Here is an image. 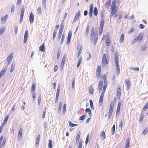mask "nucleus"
Masks as SVG:
<instances>
[{"label":"nucleus","mask_w":148,"mask_h":148,"mask_svg":"<svg viewBox=\"0 0 148 148\" xmlns=\"http://www.w3.org/2000/svg\"><path fill=\"white\" fill-rule=\"evenodd\" d=\"M100 136L101 137L103 138V140L106 138V134L105 132L104 131L102 132L100 134Z\"/></svg>","instance_id":"obj_18"},{"label":"nucleus","mask_w":148,"mask_h":148,"mask_svg":"<svg viewBox=\"0 0 148 148\" xmlns=\"http://www.w3.org/2000/svg\"><path fill=\"white\" fill-rule=\"evenodd\" d=\"M134 30V28H132L128 32V34H130L132 33Z\"/></svg>","instance_id":"obj_64"},{"label":"nucleus","mask_w":148,"mask_h":148,"mask_svg":"<svg viewBox=\"0 0 148 148\" xmlns=\"http://www.w3.org/2000/svg\"><path fill=\"white\" fill-rule=\"evenodd\" d=\"M48 148H52V141L50 139L49 140Z\"/></svg>","instance_id":"obj_31"},{"label":"nucleus","mask_w":148,"mask_h":148,"mask_svg":"<svg viewBox=\"0 0 148 148\" xmlns=\"http://www.w3.org/2000/svg\"><path fill=\"white\" fill-rule=\"evenodd\" d=\"M93 9V5L92 3H91L90 5L89 12V16L90 17H91L92 15Z\"/></svg>","instance_id":"obj_4"},{"label":"nucleus","mask_w":148,"mask_h":148,"mask_svg":"<svg viewBox=\"0 0 148 148\" xmlns=\"http://www.w3.org/2000/svg\"><path fill=\"white\" fill-rule=\"evenodd\" d=\"M93 13L94 15L95 16L97 15L98 14V10L96 7H95L94 9Z\"/></svg>","instance_id":"obj_29"},{"label":"nucleus","mask_w":148,"mask_h":148,"mask_svg":"<svg viewBox=\"0 0 148 148\" xmlns=\"http://www.w3.org/2000/svg\"><path fill=\"white\" fill-rule=\"evenodd\" d=\"M115 129V125H114L111 129V132L112 135H113L114 134V132Z\"/></svg>","instance_id":"obj_32"},{"label":"nucleus","mask_w":148,"mask_h":148,"mask_svg":"<svg viewBox=\"0 0 148 148\" xmlns=\"http://www.w3.org/2000/svg\"><path fill=\"white\" fill-rule=\"evenodd\" d=\"M94 89L93 88V86H90V88L89 89V93L91 95H92L94 92Z\"/></svg>","instance_id":"obj_21"},{"label":"nucleus","mask_w":148,"mask_h":148,"mask_svg":"<svg viewBox=\"0 0 148 148\" xmlns=\"http://www.w3.org/2000/svg\"><path fill=\"white\" fill-rule=\"evenodd\" d=\"M46 0H43L42 2V5L43 6V7L45 8V9L46 8Z\"/></svg>","instance_id":"obj_46"},{"label":"nucleus","mask_w":148,"mask_h":148,"mask_svg":"<svg viewBox=\"0 0 148 148\" xmlns=\"http://www.w3.org/2000/svg\"><path fill=\"white\" fill-rule=\"evenodd\" d=\"M82 141H80L78 146V148H82Z\"/></svg>","instance_id":"obj_63"},{"label":"nucleus","mask_w":148,"mask_h":148,"mask_svg":"<svg viewBox=\"0 0 148 148\" xmlns=\"http://www.w3.org/2000/svg\"><path fill=\"white\" fill-rule=\"evenodd\" d=\"M98 35L97 34H95V35H94V36H93V42L94 45H95L97 43L98 39Z\"/></svg>","instance_id":"obj_15"},{"label":"nucleus","mask_w":148,"mask_h":148,"mask_svg":"<svg viewBox=\"0 0 148 148\" xmlns=\"http://www.w3.org/2000/svg\"><path fill=\"white\" fill-rule=\"evenodd\" d=\"M148 132V130L146 128H145L143 131L142 132V134L144 135H145Z\"/></svg>","instance_id":"obj_49"},{"label":"nucleus","mask_w":148,"mask_h":148,"mask_svg":"<svg viewBox=\"0 0 148 148\" xmlns=\"http://www.w3.org/2000/svg\"><path fill=\"white\" fill-rule=\"evenodd\" d=\"M96 75L95 76V77L96 78H97V79H98L99 78V77L101 73L96 72Z\"/></svg>","instance_id":"obj_58"},{"label":"nucleus","mask_w":148,"mask_h":148,"mask_svg":"<svg viewBox=\"0 0 148 148\" xmlns=\"http://www.w3.org/2000/svg\"><path fill=\"white\" fill-rule=\"evenodd\" d=\"M108 60H107L105 54H103L102 59V63L105 66L108 64Z\"/></svg>","instance_id":"obj_2"},{"label":"nucleus","mask_w":148,"mask_h":148,"mask_svg":"<svg viewBox=\"0 0 148 148\" xmlns=\"http://www.w3.org/2000/svg\"><path fill=\"white\" fill-rule=\"evenodd\" d=\"M82 57H81L80 58H79L78 62V63L77 64V67H78L81 62L82 60Z\"/></svg>","instance_id":"obj_41"},{"label":"nucleus","mask_w":148,"mask_h":148,"mask_svg":"<svg viewBox=\"0 0 148 148\" xmlns=\"http://www.w3.org/2000/svg\"><path fill=\"white\" fill-rule=\"evenodd\" d=\"M148 108V103H146L143 108L144 111H145Z\"/></svg>","instance_id":"obj_47"},{"label":"nucleus","mask_w":148,"mask_h":148,"mask_svg":"<svg viewBox=\"0 0 148 148\" xmlns=\"http://www.w3.org/2000/svg\"><path fill=\"white\" fill-rule=\"evenodd\" d=\"M28 31L27 30H26L25 32L23 40V42L24 43H25L27 40L28 34Z\"/></svg>","instance_id":"obj_3"},{"label":"nucleus","mask_w":148,"mask_h":148,"mask_svg":"<svg viewBox=\"0 0 148 148\" xmlns=\"http://www.w3.org/2000/svg\"><path fill=\"white\" fill-rule=\"evenodd\" d=\"M66 105L65 103H64L63 105V114H64L66 112Z\"/></svg>","instance_id":"obj_39"},{"label":"nucleus","mask_w":148,"mask_h":148,"mask_svg":"<svg viewBox=\"0 0 148 148\" xmlns=\"http://www.w3.org/2000/svg\"><path fill=\"white\" fill-rule=\"evenodd\" d=\"M8 116H7L5 118V119H4V120L3 121V125L4 124H5L6 123L8 120Z\"/></svg>","instance_id":"obj_37"},{"label":"nucleus","mask_w":148,"mask_h":148,"mask_svg":"<svg viewBox=\"0 0 148 148\" xmlns=\"http://www.w3.org/2000/svg\"><path fill=\"white\" fill-rule=\"evenodd\" d=\"M107 82L106 83L105 80V81L103 87V91L105 92V90H106V87H107Z\"/></svg>","instance_id":"obj_34"},{"label":"nucleus","mask_w":148,"mask_h":148,"mask_svg":"<svg viewBox=\"0 0 148 148\" xmlns=\"http://www.w3.org/2000/svg\"><path fill=\"white\" fill-rule=\"evenodd\" d=\"M32 90L34 91L36 88V86H35L34 84H33L32 86Z\"/></svg>","instance_id":"obj_61"},{"label":"nucleus","mask_w":148,"mask_h":148,"mask_svg":"<svg viewBox=\"0 0 148 148\" xmlns=\"http://www.w3.org/2000/svg\"><path fill=\"white\" fill-rule=\"evenodd\" d=\"M130 145V141L129 138L126 140V143L125 144V148H129Z\"/></svg>","instance_id":"obj_27"},{"label":"nucleus","mask_w":148,"mask_h":148,"mask_svg":"<svg viewBox=\"0 0 148 148\" xmlns=\"http://www.w3.org/2000/svg\"><path fill=\"white\" fill-rule=\"evenodd\" d=\"M119 57L117 53H115V64H118Z\"/></svg>","instance_id":"obj_17"},{"label":"nucleus","mask_w":148,"mask_h":148,"mask_svg":"<svg viewBox=\"0 0 148 148\" xmlns=\"http://www.w3.org/2000/svg\"><path fill=\"white\" fill-rule=\"evenodd\" d=\"M94 31H91V35H90V38L92 39L93 38V36L95 35Z\"/></svg>","instance_id":"obj_50"},{"label":"nucleus","mask_w":148,"mask_h":148,"mask_svg":"<svg viewBox=\"0 0 148 148\" xmlns=\"http://www.w3.org/2000/svg\"><path fill=\"white\" fill-rule=\"evenodd\" d=\"M8 17V15L7 14H6L1 19V21H3L4 23L5 21L7 19V18Z\"/></svg>","instance_id":"obj_26"},{"label":"nucleus","mask_w":148,"mask_h":148,"mask_svg":"<svg viewBox=\"0 0 148 148\" xmlns=\"http://www.w3.org/2000/svg\"><path fill=\"white\" fill-rule=\"evenodd\" d=\"M29 21L30 23H32L34 21V16L32 12H31L29 17Z\"/></svg>","instance_id":"obj_5"},{"label":"nucleus","mask_w":148,"mask_h":148,"mask_svg":"<svg viewBox=\"0 0 148 148\" xmlns=\"http://www.w3.org/2000/svg\"><path fill=\"white\" fill-rule=\"evenodd\" d=\"M103 81L101 80L99 81L98 84V89L100 92H101L102 90L103 85Z\"/></svg>","instance_id":"obj_6"},{"label":"nucleus","mask_w":148,"mask_h":148,"mask_svg":"<svg viewBox=\"0 0 148 148\" xmlns=\"http://www.w3.org/2000/svg\"><path fill=\"white\" fill-rule=\"evenodd\" d=\"M103 101V99L100 98L99 101V105H101Z\"/></svg>","instance_id":"obj_62"},{"label":"nucleus","mask_w":148,"mask_h":148,"mask_svg":"<svg viewBox=\"0 0 148 148\" xmlns=\"http://www.w3.org/2000/svg\"><path fill=\"white\" fill-rule=\"evenodd\" d=\"M6 141V138H4L3 140L2 143L1 145L3 146L4 145V144L5 143Z\"/></svg>","instance_id":"obj_52"},{"label":"nucleus","mask_w":148,"mask_h":148,"mask_svg":"<svg viewBox=\"0 0 148 148\" xmlns=\"http://www.w3.org/2000/svg\"><path fill=\"white\" fill-rule=\"evenodd\" d=\"M62 103L60 102V103L58 106V111L59 113H60L61 112V109H62Z\"/></svg>","instance_id":"obj_25"},{"label":"nucleus","mask_w":148,"mask_h":148,"mask_svg":"<svg viewBox=\"0 0 148 148\" xmlns=\"http://www.w3.org/2000/svg\"><path fill=\"white\" fill-rule=\"evenodd\" d=\"M143 34L142 33H140L138 36L137 38H136L137 40L139 42H140L143 39Z\"/></svg>","instance_id":"obj_9"},{"label":"nucleus","mask_w":148,"mask_h":148,"mask_svg":"<svg viewBox=\"0 0 148 148\" xmlns=\"http://www.w3.org/2000/svg\"><path fill=\"white\" fill-rule=\"evenodd\" d=\"M147 47L145 45H144L142 46L141 48V50L142 51H144L147 49Z\"/></svg>","instance_id":"obj_56"},{"label":"nucleus","mask_w":148,"mask_h":148,"mask_svg":"<svg viewBox=\"0 0 148 148\" xmlns=\"http://www.w3.org/2000/svg\"><path fill=\"white\" fill-rule=\"evenodd\" d=\"M125 82L127 86L126 90H128L129 89L130 86V80L126 79L125 81Z\"/></svg>","instance_id":"obj_8"},{"label":"nucleus","mask_w":148,"mask_h":148,"mask_svg":"<svg viewBox=\"0 0 148 148\" xmlns=\"http://www.w3.org/2000/svg\"><path fill=\"white\" fill-rule=\"evenodd\" d=\"M38 103L39 105L40 104L41 100V95H40L38 97Z\"/></svg>","instance_id":"obj_57"},{"label":"nucleus","mask_w":148,"mask_h":148,"mask_svg":"<svg viewBox=\"0 0 148 148\" xmlns=\"http://www.w3.org/2000/svg\"><path fill=\"white\" fill-rule=\"evenodd\" d=\"M7 66L5 67L4 69H3L0 73V75L2 76L4 75L5 73L7 70Z\"/></svg>","instance_id":"obj_16"},{"label":"nucleus","mask_w":148,"mask_h":148,"mask_svg":"<svg viewBox=\"0 0 148 148\" xmlns=\"http://www.w3.org/2000/svg\"><path fill=\"white\" fill-rule=\"evenodd\" d=\"M24 11H25V9H24V7L23 6L21 10V11L20 15L23 16Z\"/></svg>","instance_id":"obj_45"},{"label":"nucleus","mask_w":148,"mask_h":148,"mask_svg":"<svg viewBox=\"0 0 148 148\" xmlns=\"http://www.w3.org/2000/svg\"><path fill=\"white\" fill-rule=\"evenodd\" d=\"M72 35V32L71 31H70L69 32L68 35V37L71 38Z\"/></svg>","instance_id":"obj_59"},{"label":"nucleus","mask_w":148,"mask_h":148,"mask_svg":"<svg viewBox=\"0 0 148 148\" xmlns=\"http://www.w3.org/2000/svg\"><path fill=\"white\" fill-rule=\"evenodd\" d=\"M23 130L22 128H20L18 134V140H20L22 137V133Z\"/></svg>","instance_id":"obj_7"},{"label":"nucleus","mask_w":148,"mask_h":148,"mask_svg":"<svg viewBox=\"0 0 148 148\" xmlns=\"http://www.w3.org/2000/svg\"><path fill=\"white\" fill-rule=\"evenodd\" d=\"M77 125V124H74L72 123L71 121L69 122V125L70 127H73Z\"/></svg>","instance_id":"obj_40"},{"label":"nucleus","mask_w":148,"mask_h":148,"mask_svg":"<svg viewBox=\"0 0 148 148\" xmlns=\"http://www.w3.org/2000/svg\"><path fill=\"white\" fill-rule=\"evenodd\" d=\"M121 102H119L118 103L117 109L116 111V115H117V113H118L120 111V107H121Z\"/></svg>","instance_id":"obj_20"},{"label":"nucleus","mask_w":148,"mask_h":148,"mask_svg":"<svg viewBox=\"0 0 148 148\" xmlns=\"http://www.w3.org/2000/svg\"><path fill=\"white\" fill-rule=\"evenodd\" d=\"M89 134H88L87 135V137H86V140L85 143L86 145H87L88 144V138H89Z\"/></svg>","instance_id":"obj_55"},{"label":"nucleus","mask_w":148,"mask_h":148,"mask_svg":"<svg viewBox=\"0 0 148 148\" xmlns=\"http://www.w3.org/2000/svg\"><path fill=\"white\" fill-rule=\"evenodd\" d=\"M5 31V28L2 27L0 30V35H1Z\"/></svg>","instance_id":"obj_43"},{"label":"nucleus","mask_w":148,"mask_h":148,"mask_svg":"<svg viewBox=\"0 0 148 148\" xmlns=\"http://www.w3.org/2000/svg\"><path fill=\"white\" fill-rule=\"evenodd\" d=\"M37 10L38 14H40L42 13V12L41 10V7H38Z\"/></svg>","instance_id":"obj_28"},{"label":"nucleus","mask_w":148,"mask_h":148,"mask_svg":"<svg viewBox=\"0 0 148 148\" xmlns=\"http://www.w3.org/2000/svg\"><path fill=\"white\" fill-rule=\"evenodd\" d=\"M115 65L116 67V71L117 73V75L118 76L120 73L119 66L118 64H115Z\"/></svg>","instance_id":"obj_12"},{"label":"nucleus","mask_w":148,"mask_h":148,"mask_svg":"<svg viewBox=\"0 0 148 148\" xmlns=\"http://www.w3.org/2000/svg\"><path fill=\"white\" fill-rule=\"evenodd\" d=\"M15 8V6L14 5H12L11 8V12H12L14 10Z\"/></svg>","instance_id":"obj_53"},{"label":"nucleus","mask_w":148,"mask_h":148,"mask_svg":"<svg viewBox=\"0 0 148 148\" xmlns=\"http://www.w3.org/2000/svg\"><path fill=\"white\" fill-rule=\"evenodd\" d=\"M121 90L120 88H119L118 89L117 91V96L118 97H120L121 95Z\"/></svg>","instance_id":"obj_30"},{"label":"nucleus","mask_w":148,"mask_h":148,"mask_svg":"<svg viewBox=\"0 0 148 148\" xmlns=\"http://www.w3.org/2000/svg\"><path fill=\"white\" fill-rule=\"evenodd\" d=\"M15 66V62L14 61L12 62L10 68V72H12L14 70Z\"/></svg>","instance_id":"obj_13"},{"label":"nucleus","mask_w":148,"mask_h":148,"mask_svg":"<svg viewBox=\"0 0 148 148\" xmlns=\"http://www.w3.org/2000/svg\"><path fill=\"white\" fill-rule=\"evenodd\" d=\"M90 29V26H88L86 29V36H87L88 34V32Z\"/></svg>","instance_id":"obj_42"},{"label":"nucleus","mask_w":148,"mask_h":148,"mask_svg":"<svg viewBox=\"0 0 148 148\" xmlns=\"http://www.w3.org/2000/svg\"><path fill=\"white\" fill-rule=\"evenodd\" d=\"M89 102L90 103V107L93 110L94 108L93 106L92 101V100L90 99L89 100Z\"/></svg>","instance_id":"obj_33"},{"label":"nucleus","mask_w":148,"mask_h":148,"mask_svg":"<svg viewBox=\"0 0 148 148\" xmlns=\"http://www.w3.org/2000/svg\"><path fill=\"white\" fill-rule=\"evenodd\" d=\"M104 20L103 18H102L101 19V23L99 27V34H101L103 31V27L104 26Z\"/></svg>","instance_id":"obj_1"},{"label":"nucleus","mask_w":148,"mask_h":148,"mask_svg":"<svg viewBox=\"0 0 148 148\" xmlns=\"http://www.w3.org/2000/svg\"><path fill=\"white\" fill-rule=\"evenodd\" d=\"M124 35L123 34H122L121 36L120 39L119 40L120 42H122L124 40Z\"/></svg>","instance_id":"obj_36"},{"label":"nucleus","mask_w":148,"mask_h":148,"mask_svg":"<svg viewBox=\"0 0 148 148\" xmlns=\"http://www.w3.org/2000/svg\"><path fill=\"white\" fill-rule=\"evenodd\" d=\"M39 50L40 51L42 52L45 51V45L44 43L43 44L42 46H41L39 48Z\"/></svg>","instance_id":"obj_22"},{"label":"nucleus","mask_w":148,"mask_h":148,"mask_svg":"<svg viewBox=\"0 0 148 148\" xmlns=\"http://www.w3.org/2000/svg\"><path fill=\"white\" fill-rule=\"evenodd\" d=\"M101 68L100 66H99L96 71V72L101 73Z\"/></svg>","instance_id":"obj_44"},{"label":"nucleus","mask_w":148,"mask_h":148,"mask_svg":"<svg viewBox=\"0 0 148 148\" xmlns=\"http://www.w3.org/2000/svg\"><path fill=\"white\" fill-rule=\"evenodd\" d=\"M106 43L107 46H110V40L109 37L108 36H106Z\"/></svg>","instance_id":"obj_11"},{"label":"nucleus","mask_w":148,"mask_h":148,"mask_svg":"<svg viewBox=\"0 0 148 148\" xmlns=\"http://www.w3.org/2000/svg\"><path fill=\"white\" fill-rule=\"evenodd\" d=\"M80 12H78L76 13V14L75 16V17L73 21V23L75 22L78 19H79V17L80 15Z\"/></svg>","instance_id":"obj_14"},{"label":"nucleus","mask_w":148,"mask_h":148,"mask_svg":"<svg viewBox=\"0 0 148 148\" xmlns=\"http://www.w3.org/2000/svg\"><path fill=\"white\" fill-rule=\"evenodd\" d=\"M114 107V101H113L111 103L108 113H112Z\"/></svg>","instance_id":"obj_10"},{"label":"nucleus","mask_w":148,"mask_h":148,"mask_svg":"<svg viewBox=\"0 0 148 148\" xmlns=\"http://www.w3.org/2000/svg\"><path fill=\"white\" fill-rule=\"evenodd\" d=\"M64 25V20H63L61 24L60 25V29H63Z\"/></svg>","instance_id":"obj_38"},{"label":"nucleus","mask_w":148,"mask_h":148,"mask_svg":"<svg viewBox=\"0 0 148 148\" xmlns=\"http://www.w3.org/2000/svg\"><path fill=\"white\" fill-rule=\"evenodd\" d=\"M80 135L81 132L80 131H79L77 133V134L76 137V142H77L78 143L79 142V140L80 138Z\"/></svg>","instance_id":"obj_24"},{"label":"nucleus","mask_w":148,"mask_h":148,"mask_svg":"<svg viewBox=\"0 0 148 148\" xmlns=\"http://www.w3.org/2000/svg\"><path fill=\"white\" fill-rule=\"evenodd\" d=\"M13 57V54L11 53L10 54V55L8 57L7 60L11 61Z\"/></svg>","instance_id":"obj_23"},{"label":"nucleus","mask_w":148,"mask_h":148,"mask_svg":"<svg viewBox=\"0 0 148 148\" xmlns=\"http://www.w3.org/2000/svg\"><path fill=\"white\" fill-rule=\"evenodd\" d=\"M85 116H86L85 115H83L79 117V119L83 121L84 119Z\"/></svg>","instance_id":"obj_51"},{"label":"nucleus","mask_w":148,"mask_h":148,"mask_svg":"<svg viewBox=\"0 0 148 148\" xmlns=\"http://www.w3.org/2000/svg\"><path fill=\"white\" fill-rule=\"evenodd\" d=\"M23 16L20 15V21L19 22L20 24H21L22 22Z\"/></svg>","instance_id":"obj_60"},{"label":"nucleus","mask_w":148,"mask_h":148,"mask_svg":"<svg viewBox=\"0 0 148 148\" xmlns=\"http://www.w3.org/2000/svg\"><path fill=\"white\" fill-rule=\"evenodd\" d=\"M137 41H138L137 40V39H136V38H135L134 39H133L132 41V42H131V43L133 45Z\"/></svg>","instance_id":"obj_54"},{"label":"nucleus","mask_w":148,"mask_h":148,"mask_svg":"<svg viewBox=\"0 0 148 148\" xmlns=\"http://www.w3.org/2000/svg\"><path fill=\"white\" fill-rule=\"evenodd\" d=\"M66 60L64 59H62L61 63V68L62 69L65 63Z\"/></svg>","instance_id":"obj_19"},{"label":"nucleus","mask_w":148,"mask_h":148,"mask_svg":"<svg viewBox=\"0 0 148 148\" xmlns=\"http://www.w3.org/2000/svg\"><path fill=\"white\" fill-rule=\"evenodd\" d=\"M130 69L132 70H134L136 71H138L139 70V68L138 67H136V68H134V67H131L130 68Z\"/></svg>","instance_id":"obj_48"},{"label":"nucleus","mask_w":148,"mask_h":148,"mask_svg":"<svg viewBox=\"0 0 148 148\" xmlns=\"http://www.w3.org/2000/svg\"><path fill=\"white\" fill-rule=\"evenodd\" d=\"M111 1L110 0H109L108 2L105 4V6L106 8H108L110 4Z\"/></svg>","instance_id":"obj_35"}]
</instances>
